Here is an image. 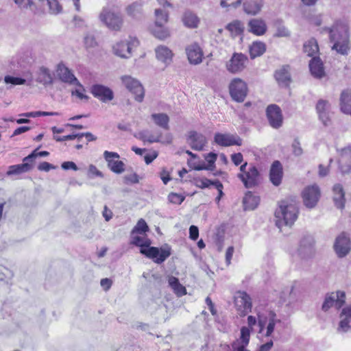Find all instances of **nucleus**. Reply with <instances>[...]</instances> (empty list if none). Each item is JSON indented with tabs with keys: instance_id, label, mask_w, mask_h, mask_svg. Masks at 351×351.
<instances>
[{
	"instance_id": "09e8293b",
	"label": "nucleus",
	"mask_w": 351,
	"mask_h": 351,
	"mask_svg": "<svg viewBox=\"0 0 351 351\" xmlns=\"http://www.w3.org/2000/svg\"><path fill=\"white\" fill-rule=\"evenodd\" d=\"M156 25H164L167 22L168 14L162 10L156 9Z\"/></svg>"
},
{
	"instance_id": "e433bc0d",
	"label": "nucleus",
	"mask_w": 351,
	"mask_h": 351,
	"mask_svg": "<svg viewBox=\"0 0 351 351\" xmlns=\"http://www.w3.org/2000/svg\"><path fill=\"white\" fill-rule=\"evenodd\" d=\"M340 101L341 111L346 114H351V93L348 90L343 91Z\"/></svg>"
},
{
	"instance_id": "6ab92c4d",
	"label": "nucleus",
	"mask_w": 351,
	"mask_h": 351,
	"mask_svg": "<svg viewBox=\"0 0 351 351\" xmlns=\"http://www.w3.org/2000/svg\"><path fill=\"white\" fill-rule=\"evenodd\" d=\"M186 53L191 64L196 65L202 62L204 54L198 44L193 43L187 46L186 48Z\"/></svg>"
},
{
	"instance_id": "680f3d73",
	"label": "nucleus",
	"mask_w": 351,
	"mask_h": 351,
	"mask_svg": "<svg viewBox=\"0 0 351 351\" xmlns=\"http://www.w3.org/2000/svg\"><path fill=\"white\" fill-rule=\"evenodd\" d=\"M82 137L83 134H73L63 136H54V139L56 141H70L75 138H77L78 141H80Z\"/></svg>"
},
{
	"instance_id": "393cba45",
	"label": "nucleus",
	"mask_w": 351,
	"mask_h": 351,
	"mask_svg": "<svg viewBox=\"0 0 351 351\" xmlns=\"http://www.w3.org/2000/svg\"><path fill=\"white\" fill-rule=\"evenodd\" d=\"M248 31L256 36H263L267 31V25L262 19H252L247 24Z\"/></svg>"
},
{
	"instance_id": "4468645a",
	"label": "nucleus",
	"mask_w": 351,
	"mask_h": 351,
	"mask_svg": "<svg viewBox=\"0 0 351 351\" xmlns=\"http://www.w3.org/2000/svg\"><path fill=\"white\" fill-rule=\"evenodd\" d=\"M266 114L269 125L275 129L280 128L283 122V117L280 107L276 104H271L266 109Z\"/></svg>"
},
{
	"instance_id": "bf43d9fd",
	"label": "nucleus",
	"mask_w": 351,
	"mask_h": 351,
	"mask_svg": "<svg viewBox=\"0 0 351 351\" xmlns=\"http://www.w3.org/2000/svg\"><path fill=\"white\" fill-rule=\"evenodd\" d=\"M268 319V315L265 316L263 315H258V324L259 326V333L264 332L265 330H266V326Z\"/></svg>"
},
{
	"instance_id": "c9c22d12",
	"label": "nucleus",
	"mask_w": 351,
	"mask_h": 351,
	"mask_svg": "<svg viewBox=\"0 0 351 351\" xmlns=\"http://www.w3.org/2000/svg\"><path fill=\"white\" fill-rule=\"evenodd\" d=\"M182 22L189 28H195L199 22V18L191 11H186L182 16Z\"/></svg>"
},
{
	"instance_id": "5701e85b",
	"label": "nucleus",
	"mask_w": 351,
	"mask_h": 351,
	"mask_svg": "<svg viewBox=\"0 0 351 351\" xmlns=\"http://www.w3.org/2000/svg\"><path fill=\"white\" fill-rule=\"evenodd\" d=\"M188 143L195 150H202L206 143V137L195 131H191L189 133L187 139Z\"/></svg>"
},
{
	"instance_id": "ddd939ff",
	"label": "nucleus",
	"mask_w": 351,
	"mask_h": 351,
	"mask_svg": "<svg viewBox=\"0 0 351 351\" xmlns=\"http://www.w3.org/2000/svg\"><path fill=\"white\" fill-rule=\"evenodd\" d=\"M238 177L246 188L257 186L261 182V175L255 166H250L244 173H239Z\"/></svg>"
},
{
	"instance_id": "f03ea898",
	"label": "nucleus",
	"mask_w": 351,
	"mask_h": 351,
	"mask_svg": "<svg viewBox=\"0 0 351 351\" xmlns=\"http://www.w3.org/2000/svg\"><path fill=\"white\" fill-rule=\"evenodd\" d=\"M329 33L330 40L334 43L332 49L342 55L347 54L349 49V36L347 25L341 22H337L329 29Z\"/></svg>"
},
{
	"instance_id": "a211bd4d",
	"label": "nucleus",
	"mask_w": 351,
	"mask_h": 351,
	"mask_svg": "<svg viewBox=\"0 0 351 351\" xmlns=\"http://www.w3.org/2000/svg\"><path fill=\"white\" fill-rule=\"evenodd\" d=\"M338 162L341 173H348L351 171V146L341 150Z\"/></svg>"
},
{
	"instance_id": "473e14b6",
	"label": "nucleus",
	"mask_w": 351,
	"mask_h": 351,
	"mask_svg": "<svg viewBox=\"0 0 351 351\" xmlns=\"http://www.w3.org/2000/svg\"><path fill=\"white\" fill-rule=\"evenodd\" d=\"M260 202L258 196L254 195L251 191H247L243 199L245 210L255 209Z\"/></svg>"
},
{
	"instance_id": "a18cd8bd",
	"label": "nucleus",
	"mask_w": 351,
	"mask_h": 351,
	"mask_svg": "<svg viewBox=\"0 0 351 351\" xmlns=\"http://www.w3.org/2000/svg\"><path fill=\"white\" fill-rule=\"evenodd\" d=\"M164 25H156L152 29V33L155 37L164 40L169 36V32L163 27Z\"/></svg>"
},
{
	"instance_id": "5fc2aeb1",
	"label": "nucleus",
	"mask_w": 351,
	"mask_h": 351,
	"mask_svg": "<svg viewBox=\"0 0 351 351\" xmlns=\"http://www.w3.org/2000/svg\"><path fill=\"white\" fill-rule=\"evenodd\" d=\"M332 162H333V159L330 158L329 164L327 166H325L322 164H320L318 166V176L319 178H324L328 175V173L330 172V166Z\"/></svg>"
},
{
	"instance_id": "052dcab7",
	"label": "nucleus",
	"mask_w": 351,
	"mask_h": 351,
	"mask_svg": "<svg viewBox=\"0 0 351 351\" xmlns=\"http://www.w3.org/2000/svg\"><path fill=\"white\" fill-rule=\"evenodd\" d=\"M84 44L86 48H94L97 45L95 38L92 34H87L84 37Z\"/></svg>"
},
{
	"instance_id": "4be33fe9",
	"label": "nucleus",
	"mask_w": 351,
	"mask_h": 351,
	"mask_svg": "<svg viewBox=\"0 0 351 351\" xmlns=\"http://www.w3.org/2000/svg\"><path fill=\"white\" fill-rule=\"evenodd\" d=\"M57 73L60 80L65 83L75 84L80 88H83L77 79L74 76L71 71L64 64H59L58 65Z\"/></svg>"
},
{
	"instance_id": "7c9ffc66",
	"label": "nucleus",
	"mask_w": 351,
	"mask_h": 351,
	"mask_svg": "<svg viewBox=\"0 0 351 351\" xmlns=\"http://www.w3.org/2000/svg\"><path fill=\"white\" fill-rule=\"evenodd\" d=\"M36 80L44 86L50 85L53 84V75L49 69L41 66L37 72Z\"/></svg>"
},
{
	"instance_id": "f3484780",
	"label": "nucleus",
	"mask_w": 351,
	"mask_h": 351,
	"mask_svg": "<svg viewBox=\"0 0 351 351\" xmlns=\"http://www.w3.org/2000/svg\"><path fill=\"white\" fill-rule=\"evenodd\" d=\"M214 138L217 144L224 147L242 144V139L236 134L216 133Z\"/></svg>"
},
{
	"instance_id": "f257e3e1",
	"label": "nucleus",
	"mask_w": 351,
	"mask_h": 351,
	"mask_svg": "<svg viewBox=\"0 0 351 351\" xmlns=\"http://www.w3.org/2000/svg\"><path fill=\"white\" fill-rule=\"evenodd\" d=\"M298 207L293 200L281 201L275 212L276 225L281 228L283 226H292L298 218Z\"/></svg>"
},
{
	"instance_id": "3c124183",
	"label": "nucleus",
	"mask_w": 351,
	"mask_h": 351,
	"mask_svg": "<svg viewBox=\"0 0 351 351\" xmlns=\"http://www.w3.org/2000/svg\"><path fill=\"white\" fill-rule=\"evenodd\" d=\"M51 13L57 14L62 11V6L58 0H47Z\"/></svg>"
},
{
	"instance_id": "a878e982",
	"label": "nucleus",
	"mask_w": 351,
	"mask_h": 351,
	"mask_svg": "<svg viewBox=\"0 0 351 351\" xmlns=\"http://www.w3.org/2000/svg\"><path fill=\"white\" fill-rule=\"evenodd\" d=\"M263 5V0H245L243 10L246 14L255 16L261 11Z\"/></svg>"
},
{
	"instance_id": "2eb2a0df",
	"label": "nucleus",
	"mask_w": 351,
	"mask_h": 351,
	"mask_svg": "<svg viewBox=\"0 0 351 351\" xmlns=\"http://www.w3.org/2000/svg\"><path fill=\"white\" fill-rule=\"evenodd\" d=\"M104 157L108 162V167L114 173L119 174L125 171V164L121 160H115L120 157L117 152L105 151Z\"/></svg>"
},
{
	"instance_id": "0e129e2a",
	"label": "nucleus",
	"mask_w": 351,
	"mask_h": 351,
	"mask_svg": "<svg viewBox=\"0 0 351 351\" xmlns=\"http://www.w3.org/2000/svg\"><path fill=\"white\" fill-rule=\"evenodd\" d=\"M170 254L171 253L169 250L161 249L160 251L159 250L158 258H157V259H156L154 261L158 264L162 263L170 256Z\"/></svg>"
},
{
	"instance_id": "603ef678",
	"label": "nucleus",
	"mask_w": 351,
	"mask_h": 351,
	"mask_svg": "<svg viewBox=\"0 0 351 351\" xmlns=\"http://www.w3.org/2000/svg\"><path fill=\"white\" fill-rule=\"evenodd\" d=\"M4 82L5 84H11L12 85H22L25 84L26 80L21 77L6 75L4 77Z\"/></svg>"
},
{
	"instance_id": "4c0bfd02",
	"label": "nucleus",
	"mask_w": 351,
	"mask_h": 351,
	"mask_svg": "<svg viewBox=\"0 0 351 351\" xmlns=\"http://www.w3.org/2000/svg\"><path fill=\"white\" fill-rule=\"evenodd\" d=\"M266 50V46L262 42H254L250 47V55L252 59L261 56Z\"/></svg>"
},
{
	"instance_id": "338daca9",
	"label": "nucleus",
	"mask_w": 351,
	"mask_h": 351,
	"mask_svg": "<svg viewBox=\"0 0 351 351\" xmlns=\"http://www.w3.org/2000/svg\"><path fill=\"white\" fill-rule=\"evenodd\" d=\"M293 154L298 156L302 154L303 150L300 146V143L298 139H295L292 144Z\"/></svg>"
},
{
	"instance_id": "4d7b16f0",
	"label": "nucleus",
	"mask_w": 351,
	"mask_h": 351,
	"mask_svg": "<svg viewBox=\"0 0 351 351\" xmlns=\"http://www.w3.org/2000/svg\"><path fill=\"white\" fill-rule=\"evenodd\" d=\"M168 199L172 204H180L184 200V197L178 193H171L168 196Z\"/></svg>"
},
{
	"instance_id": "13d9d810",
	"label": "nucleus",
	"mask_w": 351,
	"mask_h": 351,
	"mask_svg": "<svg viewBox=\"0 0 351 351\" xmlns=\"http://www.w3.org/2000/svg\"><path fill=\"white\" fill-rule=\"evenodd\" d=\"M49 154V153L47 151H42V152H37V149H35L31 154H29L27 156L24 158L23 162L32 161L33 159H34L37 156L44 157V156H47Z\"/></svg>"
},
{
	"instance_id": "e2e57ef3",
	"label": "nucleus",
	"mask_w": 351,
	"mask_h": 351,
	"mask_svg": "<svg viewBox=\"0 0 351 351\" xmlns=\"http://www.w3.org/2000/svg\"><path fill=\"white\" fill-rule=\"evenodd\" d=\"M241 3V0H221L220 5L222 8H237Z\"/></svg>"
},
{
	"instance_id": "72a5a7b5",
	"label": "nucleus",
	"mask_w": 351,
	"mask_h": 351,
	"mask_svg": "<svg viewBox=\"0 0 351 351\" xmlns=\"http://www.w3.org/2000/svg\"><path fill=\"white\" fill-rule=\"evenodd\" d=\"M275 77L278 84L282 86H289L291 82L290 73L288 69L285 67L278 70L275 73Z\"/></svg>"
},
{
	"instance_id": "412c9836",
	"label": "nucleus",
	"mask_w": 351,
	"mask_h": 351,
	"mask_svg": "<svg viewBox=\"0 0 351 351\" xmlns=\"http://www.w3.org/2000/svg\"><path fill=\"white\" fill-rule=\"evenodd\" d=\"M313 243V239L311 237L307 236L304 237L301 240L298 250V256L302 258L311 257L314 253Z\"/></svg>"
},
{
	"instance_id": "423d86ee",
	"label": "nucleus",
	"mask_w": 351,
	"mask_h": 351,
	"mask_svg": "<svg viewBox=\"0 0 351 351\" xmlns=\"http://www.w3.org/2000/svg\"><path fill=\"white\" fill-rule=\"evenodd\" d=\"M138 41L135 38H130L125 41H119L113 45L112 50L114 55L122 58H128L132 55V51L134 47H136Z\"/></svg>"
},
{
	"instance_id": "b1692460",
	"label": "nucleus",
	"mask_w": 351,
	"mask_h": 351,
	"mask_svg": "<svg viewBox=\"0 0 351 351\" xmlns=\"http://www.w3.org/2000/svg\"><path fill=\"white\" fill-rule=\"evenodd\" d=\"M351 328V306L342 309L340 322L337 328L339 332H346Z\"/></svg>"
},
{
	"instance_id": "dca6fc26",
	"label": "nucleus",
	"mask_w": 351,
	"mask_h": 351,
	"mask_svg": "<svg viewBox=\"0 0 351 351\" xmlns=\"http://www.w3.org/2000/svg\"><path fill=\"white\" fill-rule=\"evenodd\" d=\"M90 92L95 97L104 103L110 101L114 98L113 91L110 88L101 84L93 85Z\"/></svg>"
},
{
	"instance_id": "0eeeda50",
	"label": "nucleus",
	"mask_w": 351,
	"mask_h": 351,
	"mask_svg": "<svg viewBox=\"0 0 351 351\" xmlns=\"http://www.w3.org/2000/svg\"><path fill=\"white\" fill-rule=\"evenodd\" d=\"M321 196V191L317 184L306 186L302 192L304 204L308 208H313Z\"/></svg>"
},
{
	"instance_id": "69168bd1",
	"label": "nucleus",
	"mask_w": 351,
	"mask_h": 351,
	"mask_svg": "<svg viewBox=\"0 0 351 351\" xmlns=\"http://www.w3.org/2000/svg\"><path fill=\"white\" fill-rule=\"evenodd\" d=\"M290 34L288 29L283 25H280L277 27L276 32L274 36L276 37H288Z\"/></svg>"
},
{
	"instance_id": "1a4fd4ad",
	"label": "nucleus",
	"mask_w": 351,
	"mask_h": 351,
	"mask_svg": "<svg viewBox=\"0 0 351 351\" xmlns=\"http://www.w3.org/2000/svg\"><path fill=\"white\" fill-rule=\"evenodd\" d=\"M121 80L125 88L134 95L135 99L141 102L143 100L145 92L141 84L131 76H123Z\"/></svg>"
},
{
	"instance_id": "864d4df0",
	"label": "nucleus",
	"mask_w": 351,
	"mask_h": 351,
	"mask_svg": "<svg viewBox=\"0 0 351 351\" xmlns=\"http://www.w3.org/2000/svg\"><path fill=\"white\" fill-rule=\"evenodd\" d=\"M228 29L230 32H234L235 34H239L243 32V25L240 21H234V22L230 23L228 25Z\"/></svg>"
},
{
	"instance_id": "49530a36",
	"label": "nucleus",
	"mask_w": 351,
	"mask_h": 351,
	"mask_svg": "<svg viewBox=\"0 0 351 351\" xmlns=\"http://www.w3.org/2000/svg\"><path fill=\"white\" fill-rule=\"evenodd\" d=\"M45 0H14V3L21 8H29L32 10L38 2Z\"/></svg>"
},
{
	"instance_id": "58836bf2",
	"label": "nucleus",
	"mask_w": 351,
	"mask_h": 351,
	"mask_svg": "<svg viewBox=\"0 0 351 351\" xmlns=\"http://www.w3.org/2000/svg\"><path fill=\"white\" fill-rule=\"evenodd\" d=\"M250 337V329L247 327L243 326L241 329L240 340L234 341L232 344H237L239 347H243V350H244V347H246L249 343Z\"/></svg>"
},
{
	"instance_id": "f704fd0d",
	"label": "nucleus",
	"mask_w": 351,
	"mask_h": 351,
	"mask_svg": "<svg viewBox=\"0 0 351 351\" xmlns=\"http://www.w3.org/2000/svg\"><path fill=\"white\" fill-rule=\"evenodd\" d=\"M152 119L155 124L165 130L169 129V117L165 113H154L151 115Z\"/></svg>"
},
{
	"instance_id": "2f4dec72",
	"label": "nucleus",
	"mask_w": 351,
	"mask_h": 351,
	"mask_svg": "<svg viewBox=\"0 0 351 351\" xmlns=\"http://www.w3.org/2000/svg\"><path fill=\"white\" fill-rule=\"evenodd\" d=\"M309 68L312 75L316 78H322L325 75L322 62L318 57H313L311 59Z\"/></svg>"
},
{
	"instance_id": "f8f14e48",
	"label": "nucleus",
	"mask_w": 351,
	"mask_h": 351,
	"mask_svg": "<svg viewBox=\"0 0 351 351\" xmlns=\"http://www.w3.org/2000/svg\"><path fill=\"white\" fill-rule=\"evenodd\" d=\"M234 302L240 316L246 315L252 310V304L250 296L245 291H238L234 296Z\"/></svg>"
},
{
	"instance_id": "9d476101",
	"label": "nucleus",
	"mask_w": 351,
	"mask_h": 351,
	"mask_svg": "<svg viewBox=\"0 0 351 351\" xmlns=\"http://www.w3.org/2000/svg\"><path fill=\"white\" fill-rule=\"evenodd\" d=\"M248 62L247 57L241 53H234L231 58L226 62L227 70L233 74L244 70Z\"/></svg>"
},
{
	"instance_id": "37998d69",
	"label": "nucleus",
	"mask_w": 351,
	"mask_h": 351,
	"mask_svg": "<svg viewBox=\"0 0 351 351\" xmlns=\"http://www.w3.org/2000/svg\"><path fill=\"white\" fill-rule=\"evenodd\" d=\"M304 51L308 56H313L319 51V47L316 40L312 38L304 45Z\"/></svg>"
},
{
	"instance_id": "bb28decb",
	"label": "nucleus",
	"mask_w": 351,
	"mask_h": 351,
	"mask_svg": "<svg viewBox=\"0 0 351 351\" xmlns=\"http://www.w3.org/2000/svg\"><path fill=\"white\" fill-rule=\"evenodd\" d=\"M127 15L134 20H141L143 17V4L141 1H135L125 8Z\"/></svg>"
},
{
	"instance_id": "a19ab883",
	"label": "nucleus",
	"mask_w": 351,
	"mask_h": 351,
	"mask_svg": "<svg viewBox=\"0 0 351 351\" xmlns=\"http://www.w3.org/2000/svg\"><path fill=\"white\" fill-rule=\"evenodd\" d=\"M168 282L169 286L178 296L186 294V288L180 283L177 278L171 276L169 278Z\"/></svg>"
},
{
	"instance_id": "8fccbe9b",
	"label": "nucleus",
	"mask_w": 351,
	"mask_h": 351,
	"mask_svg": "<svg viewBox=\"0 0 351 351\" xmlns=\"http://www.w3.org/2000/svg\"><path fill=\"white\" fill-rule=\"evenodd\" d=\"M141 253L145 254L146 256L150 258H158L159 250L155 247H150L148 249L141 248L140 250Z\"/></svg>"
},
{
	"instance_id": "ea45409f",
	"label": "nucleus",
	"mask_w": 351,
	"mask_h": 351,
	"mask_svg": "<svg viewBox=\"0 0 351 351\" xmlns=\"http://www.w3.org/2000/svg\"><path fill=\"white\" fill-rule=\"evenodd\" d=\"M278 322H280V320L276 318V313L273 311H270L268 314L266 331L264 335L265 337H271L274 330L276 324Z\"/></svg>"
},
{
	"instance_id": "de8ad7c7",
	"label": "nucleus",
	"mask_w": 351,
	"mask_h": 351,
	"mask_svg": "<svg viewBox=\"0 0 351 351\" xmlns=\"http://www.w3.org/2000/svg\"><path fill=\"white\" fill-rule=\"evenodd\" d=\"M149 230L148 226L147 225V223L143 219H141L137 222L136 225L134 226L132 231V234L134 235L135 234H145L146 232Z\"/></svg>"
},
{
	"instance_id": "774afa93",
	"label": "nucleus",
	"mask_w": 351,
	"mask_h": 351,
	"mask_svg": "<svg viewBox=\"0 0 351 351\" xmlns=\"http://www.w3.org/2000/svg\"><path fill=\"white\" fill-rule=\"evenodd\" d=\"M216 159L217 154L212 152L208 154V156L206 157V160L208 162V166L210 167V170L213 169Z\"/></svg>"
},
{
	"instance_id": "cd10ccee",
	"label": "nucleus",
	"mask_w": 351,
	"mask_h": 351,
	"mask_svg": "<svg viewBox=\"0 0 351 351\" xmlns=\"http://www.w3.org/2000/svg\"><path fill=\"white\" fill-rule=\"evenodd\" d=\"M282 174L283 172L281 163L278 160L274 161L271 165L269 173L270 180L274 185H280Z\"/></svg>"
},
{
	"instance_id": "c85d7f7f",
	"label": "nucleus",
	"mask_w": 351,
	"mask_h": 351,
	"mask_svg": "<svg viewBox=\"0 0 351 351\" xmlns=\"http://www.w3.org/2000/svg\"><path fill=\"white\" fill-rule=\"evenodd\" d=\"M332 199L337 208L342 209L345 205V192L340 184H335L332 187Z\"/></svg>"
},
{
	"instance_id": "6e6d98bb",
	"label": "nucleus",
	"mask_w": 351,
	"mask_h": 351,
	"mask_svg": "<svg viewBox=\"0 0 351 351\" xmlns=\"http://www.w3.org/2000/svg\"><path fill=\"white\" fill-rule=\"evenodd\" d=\"M22 116L26 117H36L38 116H53V115H59V113L57 112H27L21 114Z\"/></svg>"
},
{
	"instance_id": "6e6552de",
	"label": "nucleus",
	"mask_w": 351,
	"mask_h": 351,
	"mask_svg": "<svg viewBox=\"0 0 351 351\" xmlns=\"http://www.w3.org/2000/svg\"><path fill=\"white\" fill-rule=\"evenodd\" d=\"M334 250L339 258L346 256L351 250V241L348 234L341 232L335 239Z\"/></svg>"
},
{
	"instance_id": "c756f323",
	"label": "nucleus",
	"mask_w": 351,
	"mask_h": 351,
	"mask_svg": "<svg viewBox=\"0 0 351 351\" xmlns=\"http://www.w3.org/2000/svg\"><path fill=\"white\" fill-rule=\"evenodd\" d=\"M156 56L158 60L162 62L165 65H169L173 58L172 51L165 45H160L155 49Z\"/></svg>"
},
{
	"instance_id": "79ce46f5",
	"label": "nucleus",
	"mask_w": 351,
	"mask_h": 351,
	"mask_svg": "<svg viewBox=\"0 0 351 351\" xmlns=\"http://www.w3.org/2000/svg\"><path fill=\"white\" fill-rule=\"evenodd\" d=\"M27 162L28 161H25L23 164L10 166L7 174L14 175L29 171L32 169V166Z\"/></svg>"
},
{
	"instance_id": "aec40b11",
	"label": "nucleus",
	"mask_w": 351,
	"mask_h": 351,
	"mask_svg": "<svg viewBox=\"0 0 351 351\" xmlns=\"http://www.w3.org/2000/svg\"><path fill=\"white\" fill-rule=\"evenodd\" d=\"M316 110L319 119L324 125H328L330 123V105L328 101L323 99L318 101Z\"/></svg>"
},
{
	"instance_id": "39448f33",
	"label": "nucleus",
	"mask_w": 351,
	"mask_h": 351,
	"mask_svg": "<svg viewBox=\"0 0 351 351\" xmlns=\"http://www.w3.org/2000/svg\"><path fill=\"white\" fill-rule=\"evenodd\" d=\"M346 302V293L342 291L328 293L325 295L322 306V310L327 312L330 308L335 306L339 309Z\"/></svg>"
},
{
	"instance_id": "c03bdc74",
	"label": "nucleus",
	"mask_w": 351,
	"mask_h": 351,
	"mask_svg": "<svg viewBox=\"0 0 351 351\" xmlns=\"http://www.w3.org/2000/svg\"><path fill=\"white\" fill-rule=\"evenodd\" d=\"M131 238L132 244L141 247L142 248L144 247H149L151 244L150 240L145 236H138L136 235V234L132 235L131 234Z\"/></svg>"
},
{
	"instance_id": "7ed1b4c3",
	"label": "nucleus",
	"mask_w": 351,
	"mask_h": 351,
	"mask_svg": "<svg viewBox=\"0 0 351 351\" xmlns=\"http://www.w3.org/2000/svg\"><path fill=\"white\" fill-rule=\"evenodd\" d=\"M99 18L101 22L112 31H121L123 25V19L121 14L109 8H104L100 12Z\"/></svg>"
},
{
	"instance_id": "9b49d317",
	"label": "nucleus",
	"mask_w": 351,
	"mask_h": 351,
	"mask_svg": "<svg viewBox=\"0 0 351 351\" xmlns=\"http://www.w3.org/2000/svg\"><path fill=\"white\" fill-rule=\"evenodd\" d=\"M136 138L138 139L145 142H148L149 143H162L166 144H170L172 142L173 136L171 134H167L164 138H162V132L160 131H157L155 134H149V131L143 130L139 132L137 134L135 135Z\"/></svg>"
},
{
	"instance_id": "20e7f679",
	"label": "nucleus",
	"mask_w": 351,
	"mask_h": 351,
	"mask_svg": "<svg viewBox=\"0 0 351 351\" xmlns=\"http://www.w3.org/2000/svg\"><path fill=\"white\" fill-rule=\"evenodd\" d=\"M229 92L234 101L243 102L247 95V85L241 78H234L229 84Z\"/></svg>"
}]
</instances>
